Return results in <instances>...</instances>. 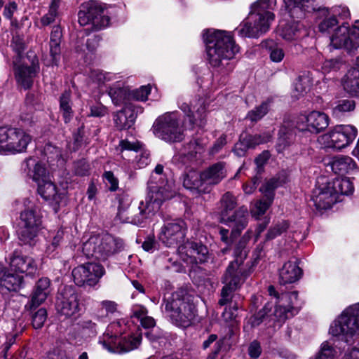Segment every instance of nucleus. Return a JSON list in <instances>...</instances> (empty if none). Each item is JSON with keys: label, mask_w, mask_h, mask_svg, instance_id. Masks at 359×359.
I'll list each match as a JSON object with an SVG mask.
<instances>
[{"label": "nucleus", "mask_w": 359, "mask_h": 359, "mask_svg": "<svg viewBox=\"0 0 359 359\" xmlns=\"http://www.w3.org/2000/svg\"><path fill=\"white\" fill-rule=\"evenodd\" d=\"M322 0H283L285 11L291 18L299 17L298 13L316 12L319 20L318 29L322 33L330 34V46L334 48H345L352 50L359 47V41L355 40L351 32V27L347 22L339 25L336 18L346 20L351 15L346 6H334L329 8L321 7Z\"/></svg>", "instance_id": "nucleus-1"}, {"label": "nucleus", "mask_w": 359, "mask_h": 359, "mask_svg": "<svg viewBox=\"0 0 359 359\" xmlns=\"http://www.w3.org/2000/svg\"><path fill=\"white\" fill-rule=\"evenodd\" d=\"M21 170L37 184L39 194L57 212L60 205L65 202V192L57 189L44 165L36 158L29 157L22 163Z\"/></svg>", "instance_id": "nucleus-2"}, {"label": "nucleus", "mask_w": 359, "mask_h": 359, "mask_svg": "<svg viewBox=\"0 0 359 359\" xmlns=\"http://www.w3.org/2000/svg\"><path fill=\"white\" fill-rule=\"evenodd\" d=\"M208 59L212 67L224 65L239 51V47L230 33L222 30L207 29L203 33Z\"/></svg>", "instance_id": "nucleus-3"}, {"label": "nucleus", "mask_w": 359, "mask_h": 359, "mask_svg": "<svg viewBox=\"0 0 359 359\" xmlns=\"http://www.w3.org/2000/svg\"><path fill=\"white\" fill-rule=\"evenodd\" d=\"M276 6V0H257L252 6L246 20L236 28L241 37L257 38L266 33L275 15L270 11Z\"/></svg>", "instance_id": "nucleus-4"}, {"label": "nucleus", "mask_w": 359, "mask_h": 359, "mask_svg": "<svg viewBox=\"0 0 359 359\" xmlns=\"http://www.w3.org/2000/svg\"><path fill=\"white\" fill-rule=\"evenodd\" d=\"M248 250L244 245L235 250V260L230 263L223 277V287L219 304H226L232 298V293L240 287L250 273V264L244 262Z\"/></svg>", "instance_id": "nucleus-5"}, {"label": "nucleus", "mask_w": 359, "mask_h": 359, "mask_svg": "<svg viewBox=\"0 0 359 359\" xmlns=\"http://www.w3.org/2000/svg\"><path fill=\"white\" fill-rule=\"evenodd\" d=\"M248 250L244 245L235 250V260L230 263L223 277V287L219 304H226L232 298V293L240 287L250 273V264L244 262Z\"/></svg>", "instance_id": "nucleus-6"}, {"label": "nucleus", "mask_w": 359, "mask_h": 359, "mask_svg": "<svg viewBox=\"0 0 359 359\" xmlns=\"http://www.w3.org/2000/svg\"><path fill=\"white\" fill-rule=\"evenodd\" d=\"M126 328L124 322L111 323L100 339V343L110 353H122L137 348L140 344L141 336L140 334L122 336L126 332Z\"/></svg>", "instance_id": "nucleus-7"}, {"label": "nucleus", "mask_w": 359, "mask_h": 359, "mask_svg": "<svg viewBox=\"0 0 359 359\" xmlns=\"http://www.w3.org/2000/svg\"><path fill=\"white\" fill-rule=\"evenodd\" d=\"M175 196L171 185L167 184L163 187L151 183L145 202L140 203L139 213L135 215L130 222L135 225L142 226L147 219L157 212L163 203Z\"/></svg>", "instance_id": "nucleus-8"}, {"label": "nucleus", "mask_w": 359, "mask_h": 359, "mask_svg": "<svg viewBox=\"0 0 359 359\" xmlns=\"http://www.w3.org/2000/svg\"><path fill=\"white\" fill-rule=\"evenodd\" d=\"M329 333L339 340L353 342L359 336V303L346 309L332 323Z\"/></svg>", "instance_id": "nucleus-9"}, {"label": "nucleus", "mask_w": 359, "mask_h": 359, "mask_svg": "<svg viewBox=\"0 0 359 359\" xmlns=\"http://www.w3.org/2000/svg\"><path fill=\"white\" fill-rule=\"evenodd\" d=\"M268 292L273 300V302H271L273 306L275 305L273 316L280 324L297 314L302 306V302L296 291L280 293L273 285H270Z\"/></svg>", "instance_id": "nucleus-10"}, {"label": "nucleus", "mask_w": 359, "mask_h": 359, "mask_svg": "<svg viewBox=\"0 0 359 359\" xmlns=\"http://www.w3.org/2000/svg\"><path fill=\"white\" fill-rule=\"evenodd\" d=\"M123 243L109 234L91 236L83 244L82 251L87 257L105 260L109 257L121 250Z\"/></svg>", "instance_id": "nucleus-11"}, {"label": "nucleus", "mask_w": 359, "mask_h": 359, "mask_svg": "<svg viewBox=\"0 0 359 359\" xmlns=\"http://www.w3.org/2000/svg\"><path fill=\"white\" fill-rule=\"evenodd\" d=\"M154 134L167 142L182 141L184 129L182 119L178 112H168L158 116L153 125Z\"/></svg>", "instance_id": "nucleus-12"}, {"label": "nucleus", "mask_w": 359, "mask_h": 359, "mask_svg": "<svg viewBox=\"0 0 359 359\" xmlns=\"http://www.w3.org/2000/svg\"><path fill=\"white\" fill-rule=\"evenodd\" d=\"M111 6L97 1H88L82 4L78 13L79 23L81 26L91 25L95 29H101L109 26Z\"/></svg>", "instance_id": "nucleus-13"}, {"label": "nucleus", "mask_w": 359, "mask_h": 359, "mask_svg": "<svg viewBox=\"0 0 359 359\" xmlns=\"http://www.w3.org/2000/svg\"><path fill=\"white\" fill-rule=\"evenodd\" d=\"M32 141V136L22 128L0 127V152L25 153Z\"/></svg>", "instance_id": "nucleus-14"}, {"label": "nucleus", "mask_w": 359, "mask_h": 359, "mask_svg": "<svg viewBox=\"0 0 359 359\" xmlns=\"http://www.w3.org/2000/svg\"><path fill=\"white\" fill-rule=\"evenodd\" d=\"M357 134L356 128L352 125H337L320 135L318 142L323 148L341 150L349 146Z\"/></svg>", "instance_id": "nucleus-15"}, {"label": "nucleus", "mask_w": 359, "mask_h": 359, "mask_svg": "<svg viewBox=\"0 0 359 359\" xmlns=\"http://www.w3.org/2000/svg\"><path fill=\"white\" fill-rule=\"evenodd\" d=\"M25 205L26 208L20 214L19 239L23 244L33 245L41 224V215L38 207L32 201L27 200Z\"/></svg>", "instance_id": "nucleus-16"}, {"label": "nucleus", "mask_w": 359, "mask_h": 359, "mask_svg": "<svg viewBox=\"0 0 359 359\" xmlns=\"http://www.w3.org/2000/svg\"><path fill=\"white\" fill-rule=\"evenodd\" d=\"M168 316L178 326L187 327L195 316V306L176 292L165 304Z\"/></svg>", "instance_id": "nucleus-17"}, {"label": "nucleus", "mask_w": 359, "mask_h": 359, "mask_svg": "<svg viewBox=\"0 0 359 359\" xmlns=\"http://www.w3.org/2000/svg\"><path fill=\"white\" fill-rule=\"evenodd\" d=\"M105 273L103 266L95 262H88L75 267L72 276L78 286H95Z\"/></svg>", "instance_id": "nucleus-18"}, {"label": "nucleus", "mask_w": 359, "mask_h": 359, "mask_svg": "<svg viewBox=\"0 0 359 359\" xmlns=\"http://www.w3.org/2000/svg\"><path fill=\"white\" fill-rule=\"evenodd\" d=\"M162 217L164 224L161 229L158 238L167 247H175L185 236V224L178 219H170L163 215Z\"/></svg>", "instance_id": "nucleus-19"}, {"label": "nucleus", "mask_w": 359, "mask_h": 359, "mask_svg": "<svg viewBox=\"0 0 359 359\" xmlns=\"http://www.w3.org/2000/svg\"><path fill=\"white\" fill-rule=\"evenodd\" d=\"M329 116L320 111H311L301 114L297 118V127L303 131L318 134L329 126Z\"/></svg>", "instance_id": "nucleus-20"}, {"label": "nucleus", "mask_w": 359, "mask_h": 359, "mask_svg": "<svg viewBox=\"0 0 359 359\" xmlns=\"http://www.w3.org/2000/svg\"><path fill=\"white\" fill-rule=\"evenodd\" d=\"M56 310L60 316L70 318L77 314L80 310L79 294L71 286H65L58 294L56 301Z\"/></svg>", "instance_id": "nucleus-21"}, {"label": "nucleus", "mask_w": 359, "mask_h": 359, "mask_svg": "<svg viewBox=\"0 0 359 359\" xmlns=\"http://www.w3.org/2000/svg\"><path fill=\"white\" fill-rule=\"evenodd\" d=\"M180 258L187 264H198L207 262L208 251L200 243L187 241L177 249Z\"/></svg>", "instance_id": "nucleus-22"}, {"label": "nucleus", "mask_w": 359, "mask_h": 359, "mask_svg": "<svg viewBox=\"0 0 359 359\" xmlns=\"http://www.w3.org/2000/svg\"><path fill=\"white\" fill-rule=\"evenodd\" d=\"M39 71L38 60L34 57L32 62L24 60L22 63L15 64L14 74L18 83L25 89L32 87L34 79Z\"/></svg>", "instance_id": "nucleus-23"}, {"label": "nucleus", "mask_w": 359, "mask_h": 359, "mask_svg": "<svg viewBox=\"0 0 359 359\" xmlns=\"http://www.w3.org/2000/svg\"><path fill=\"white\" fill-rule=\"evenodd\" d=\"M311 198L318 210L330 209L337 202H339L337 194L330 187L329 182L316 187L313 191Z\"/></svg>", "instance_id": "nucleus-24"}, {"label": "nucleus", "mask_w": 359, "mask_h": 359, "mask_svg": "<svg viewBox=\"0 0 359 359\" xmlns=\"http://www.w3.org/2000/svg\"><path fill=\"white\" fill-rule=\"evenodd\" d=\"M220 222L232 229L231 233L236 236L239 234L248 225V210L243 205L235 210L232 214L224 215L219 219Z\"/></svg>", "instance_id": "nucleus-25"}, {"label": "nucleus", "mask_w": 359, "mask_h": 359, "mask_svg": "<svg viewBox=\"0 0 359 359\" xmlns=\"http://www.w3.org/2000/svg\"><path fill=\"white\" fill-rule=\"evenodd\" d=\"M10 269L15 273L33 276L38 271L36 260L29 256L15 252L11 258Z\"/></svg>", "instance_id": "nucleus-26"}, {"label": "nucleus", "mask_w": 359, "mask_h": 359, "mask_svg": "<svg viewBox=\"0 0 359 359\" xmlns=\"http://www.w3.org/2000/svg\"><path fill=\"white\" fill-rule=\"evenodd\" d=\"M181 110L188 116L193 126L203 127L206 123V108L202 100H198L194 105L189 106L183 103L180 107Z\"/></svg>", "instance_id": "nucleus-27"}, {"label": "nucleus", "mask_w": 359, "mask_h": 359, "mask_svg": "<svg viewBox=\"0 0 359 359\" xmlns=\"http://www.w3.org/2000/svg\"><path fill=\"white\" fill-rule=\"evenodd\" d=\"M302 275L303 271L297 260H290L285 262L279 269V282L281 285L292 284L298 281Z\"/></svg>", "instance_id": "nucleus-28"}, {"label": "nucleus", "mask_w": 359, "mask_h": 359, "mask_svg": "<svg viewBox=\"0 0 359 359\" xmlns=\"http://www.w3.org/2000/svg\"><path fill=\"white\" fill-rule=\"evenodd\" d=\"M183 186L193 194L199 195L208 192V185L203 179L202 172L199 173L195 170L189 171L184 175Z\"/></svg>", "instance_id": "nucleus-29"}, {"label": "nucleus", "mask_w": 359, "mask_h": 359, "mask_svg": "<svg viewBox=\"0 0 359 359\" xmlns=\"http://www.w3.org/2000/svg\"><path fill=\"white\" fill-rule=\"evenodd\" d=\"M202 174L205 184L208 185V191L209 192L212 185L217 184L226 177L225 163L223 162L216 163L203 170Z\"/></svg>", "instance_id": "nucleus-30"}, {"label": "nucleus", "mask_w": 359, "mask_h": 359, "mask_svg": "<svg viewBox=\"0 0 359 359\" xmlns=\"http://www.w3.org/2000/svg\"><path fill=\"white\" fill-rule=\"evenodd\" d=\"M6 271L0 268V294H4L7 291H16L19 290L23 283V276L20 273Z\"/></svg>", "instance_id": "nucleus-31"}, {"label": "nucleus", "mask_w": 359, "mask_h": 359, "mask_svg": "<svg viewBox=\"0 0 359 359\" xmlns=\"http://www.w3.org/2000/svg\"><path fill=\"white\" fill-rule=\"evenodd\" d=\"M328 166L333 172L341 175L351 174L357 168V165L352 158L342 155L333 157L328 163Z\"/></svg>", "instance_id": "nucleus-32"}, {"label": "nucleus", "mask_w": 359, "mask_h": 359, "mask_svg": "<svg viewBox=\"0 0 359 359\" xmlns=\"http://www.w3.org/2000/svg\"><path fill=\"white\" fill-rule=\"evenodd\" d=\"M108 94L115 105L126 104L131 100V91L121 81L116 82L109 88Z\"/></svg>", "instance_id": "nucleus-33"}, {"label": "nucleus", "mask_w": 359, "mask_h": 359, "mask_svg": "<svg viewBox=\"0 0 359 359\" xmlns=\"http://www.w3.org/2000/svg\"><path fill=\"white\" fill-rule=\"evenodd\" d=\"M342 83L344 90L348 93L359 95V57L356 59L355 67L348 72Z\"/></svg>", "instance_id": "nucleus-34"}, {"label": "nucleus", "mask_w": 359, "mask_h": 359, "mask_svg": "<svg viewBox=\"0 0 359 359\" xmlns=\"http://www.w3.org/2000/svg\"><path fill=\"white\" fill-rule=\"evenodd\" d=\"M273 304L271 302H267L262 309L258 313L251 316L246 322L244 329H248V327L253 328L259 326L262 323L269 320L277 322L273 316V313H271Z\"/></svg>", "instance_id": "nucleus-35"}, {"label": "nucleus", "mask_w": 359, "mask_h": 359, "mask_svg": "<svg viewBox=\"0 0 359 359\" xmlns=\"http://www.w3.org/2000/svg\"><path fill=\"white\" fill-rule=\"evenodd\" d=\"M135 118V111L129 105L125 106L114 117L116 126L121 130L130 128L133 125Z\"/></svg>", "instance_id": "nucleus-36"}, {"label": "nucleus", "mask_w": 359, "mask_h": 359, "mask_svg": "<svg viewBox=\"0 0 359 359\" xmlns=\"http://www.w3.org/2000/svg\"><path fill=\"white\" fill-rule=\"evenodd\" d=\"M287 182L286 177L284 174L278 175L274 177L266 180L259 189V191L263 194L264 196L273 201L274 191L278 187L285 184Z\"/></svg>", "instance_id": "nucleus-37"}, {"label": "nucleus", "mask_w": 359, "mask_h": 359, "mask_svg": "<svg viewBox=\"0 0 359 359\" xmlns=\"http://www.w3.org/2000/svg\"><path fill=\"white\" fill-rule=\"evenodd\" d=\"M328 182L330 187L337 194L339 201H342L341 196H349L354 191L353 184L348 177H338Z\"/></svg>", "instance_id": "nucleus-38"}, {"label": "nucleus", "mask_w": 359, "mask_h": 359, "mask_svg": "<svg viewBox=\"0 0 359 359\" xmlns=\"http://www.w3.org/2000/svg\"><path fill=\"white\" fill-rule=\"evenodd\" d=\"M62 31L59 26L53 27L50 39V55L52 57L53 64L57 65L60 57V41Z\"/></svg>", "instance_id": "nucleus-39"}, {"label": "nucleus", "mask_w": 359, "mask_h": 359, "mask_svg": "<svg viewBox=\"0 0 359 359\" xmlns=\"http://www.w3.org/2000/svg\"><path fill=\"white\" fill-rule=\"evenodd\" d=\"M50 286V280L47 278H40L36 284L35 290L32 297V304L38 306L46 299Z\"/></svg>", "instance_id": "nucleus-40"}, {"label": "nucleus", "mask_w": 359, "mask_h": 359, "mask_svg": "<svg viewBox=\"0 0 359 359\" xmlns=\"http://www.w3.org/2000/svg\"><path fill=\"white\" fill-rule=\"evenodd\" d=\"M294 133L292 129L283 126L280 128L278 138L276 144L278 152L281 153L286 150L294 142Z\"/></svg>", "instance_id": "nucleus-41"}, {"label": "nucleus", "mask_w": 359, "mask_h": 359, "mask_svg": "<svg viewBox=\"0 0 359 359\" xmlns=\"http://www.w3.org/2000/svg\"><path fill=\"white\" fill-rule=\"evenodd\" d=\"M311 84V80L308 75L299 76L294 83V88L292 92V97L298 99L304 95L309 90Z\"/></svg>", "instance_id": "nucleus-42"}, {"label": "nucleus", "mask_w": 359, "mask_h": 359, "mask_svg": "<svg viewBox=\"0 0 359 359\" xmlns=\"http://www.w3.org/2000/svg\"><path fill=\"white\" fill-rule=\"evenodd\" d=\"M72 102L70 91H65L60 97V110L62 114L65 122L70 121L73 116Z\"/></svg>", "instance_id": "nucleus-43"}, {"label": "nucleus", "mask_w": 359, "mask_h": 359, "mask_svg": "<svg viewBox=\"0 0 359 359\" xmlns=\"http://www.w3.org/2000/svg\"><path fill=\"white\" fill-rule=\"evenodd\" d=\"M237 205L236 198L231 193L224 194L220 200L219 219L224 215H229Z\"/></svg>", "instance_id": "nucleus-44"}, {"label": "nucleus", "mask_w": 359, "mask_h": 359, "mask_svg": "<svg viewBox=\"0 0 359 359\" xmlns=\"http://www.w3.org/2000/svg\"><path fill=\"white\" fill-rule=\"evenodd\" d=\"M88 77L92 83H95L98 87H100L106 83L112 81L114 79V75L100 69H91Z\"/></svg>", "instance_id": "nucleus-45"}, {"label": "nucleus", "mask_w": 359, "mask_h": 359, "mask_svg": "<svg viewBox=\"0 0 359 359\" xmlns=\"http://www.w3.org/2000/svg\"><path fill=\"white\" fill-rule=\"evenodd\" d=\"M355 109V102L350 100H341L335 103L332 108V116L340 118L346 112L353 111Z\"/></svg>", "instance_id": "nucleus-46"}, {"label": "nucleus", "mask_w": 359, "mask_h": 359, "mask_svg": "<svg viewBox=\"0 0 359 359\" xmlns=\"http://www.w3.org/2000/svg\"><path fill=\"white\" fill-rule=\"evenodd\" d=\"M62 0H52L49 6L48 12L41 18V23L43 26H48L55 20L57 17L58 8Z\"/></svg>", "instance_id": "nucleus-47"}, {"label": "nucleus", "mask_w": 359, "mask_h": 359, "mask_svg": "<svg viewBox=\"0 0 359 359\" xmlns=\"http://www.w3.org/2000/svg\"><path fill=\"white\" fill-rule=\"evenodd\" d=\"M290 224L287 221L281 220L273 224L268 230L266 235L267 241L273 240L276 237L282 235L288 229Z\"/></svg>", "instance_id": "nucleus-48"}, {"label": "nucleus", "mask_w": 359, "mask_h": 359, "mask_svg": "<svg viewBox=\"0 0 359 359\" xmlns=\"http://www.w3.org/2000/svg\"><path fill=\"white\" fill-rule=\"evenodd\" d=\"M278 32L283 39L292 41L299 36V29L294 25H285L280 22L278 25Z\"/></svg>", "instance_id": "nucleus-49"}, {"label": "nucleus", "mask_w": 359, "mask_h": 359, "mask_svg": "<svg viewBox=\"0 0 359 359\" xmlns=\"http://www.w3.org/2000/svg\"><path fill=\"white\" fill-rule=\"evenodd\" d=\"M270 107V100L263 102L259 106L250 111L246 116L251 121L256 122L264 117L268 112Z\"/></svg>", "instance_id": "nucleus-50"}, {"label": "nucleus", "mask_w": 359, "mask_h": 359, "mask_svg": "<svg viewBox=\"0 0 359 359\" xmlns=\"http://www.w3.org/2000/svg\"><path fill=\"white\" fill-rule=\"evenodd\" d=\"M243 138L250 148L255 147L257 145L260 144H264L269 142L271 138V135L270 133H264L262 135H243Z\"/></svg>", "instance_id": "nucleus-51"}, {"label": "nucleus", "mask_w": 359, "mask_h": 359, "mask_svg": "<svg viewBox=\"0 0 359 359\" xmlns=\"http://www.w3.org/2000/svg\"><path fill=\"white\" fill-rule=\"evenodd\" d=\"M266 48L269 49L270 59L274 62H280L285 56V53L280 46L274 43L273 41H266L264 42Z\"/></svg>", "instance_id": "nucleus-52"}, {"label": "nucleus", "mask_w": 359, "mask_h": 359, "mask_svg": "<svg viewBox=\"0 0 359 359\" xmlns=\"http://www.w3.org/2000/svg\"><path fill=\"white\" fill-rule=\"evenodd\" d=\"M336 354L337 351L333 346L328 341H324L313 359H334Z\"/></svg>", "instance_id": "nucleus-53"}, {"label": "nucleus", "mask_w": 359, "mask_h": 359, "mask_svg": "<svg viewBox=\"0 0 359 359\" xmlns=\"http://www.w3.org/2000/svg\"><path fill=\"white\" fill-rule=\"evenodd\" d=\"M273 201H270L267 198L266 200H259L257 201L255 205L251 208L250 212L252 216L254 217L256 219H258L259 217L263 215L270 205L272 204Z\"/></svg>", "instance_id": "nucleus-54"}, {"label": "nucleus", "mask_w": 359, "mask_h": 359, "mask_svg": "<svg viewBox=\"0 0 359 359\" xmlns=\"http://www.w3.org/2000/svg\"><path fill=\"white\" fill-rule=\"evenodd\" d=\"M163 171V167L161 165H157L154 169V173L158 175L154 176L153 174L151 175V179L149 182V185H150L151 183H154V184H157L158 186H162L163 187L165 186L167 184H169L171 185L172 190L175 194V190L173 189V184L171 182L168 181H164L162 180V177L161 176ZM148 189L149 190V186H148Z\"/></svg>", "instance_id": "nucleus-55"}, {"label": "nucleus", "mask_w": 359, "mask_h": 359, "mask_svg": "<svg viewBox=\"0 0 359 359\" xmlns=\"http://www.w3.org/2000/svg\"><path fill=\"white\" fill-rule=\"evenodd\" d=\"M343 62L339 59L326 60L323 63L322 71L324 74L336 72L343 66Z\"/></svg>", "instance_id": "nucleus-56"}, {"label": "nucleus", "mask_w": 359, "mask_h": 359, "mask_svg": "<svg viewBox=\"0 0 359 359\" xmlns=\"http://www.w3.org/2000/svg\"><path fill=\"white\" fill-rule=\"evenodd\" d=\"M151 92V86H142L140 88L131 91V99L137 101H145Z\"/></svg>", "instance_id": "nucleus-57"}, {"label": "nucleus", "mask_w": 359, "mask_h": 359, "mask_svg": "<svg viewBox=\"0 0 359 359\" xmlns=\"http://www.w3.org/2000/svg\"><path fill=\"white\" fill-rule=\"evenodd\" d=\"M103 180L111 191H115L118 189V180L111 171H105L103 174Z\"/></svg>", "instance_id": "nucleus-58"}, {"label": "nucleus", "mask_w": 359, "mask_h": 359, "mask_svg": "<svg viewBox=\"0 0 359 359\" xmlns=\"http://www.w3.org/2000/svg\"><path fill=\"white\" fill-rule=\"evenodd\" d=\"M47 318V312L44 309H39L33 316L32 325L35 329H39L43 325Z\"/></svg>", "instance_id": "nucleus-59"}, {"label": "nucleus", "mask_w": 359, "mask_h": 359, "mask_svg": "<svg viewBox=\"0 0 359 359\" xmlns=\"http://www.w3.org/2000/svg\"><path fill=\"white\" fill-rule=\"evenodd\" d=\"M149 162V154L147 151H140L136 154L134 160V163L137 168H144Z\"/></svg>", "instance_id": "nucleus-60"}, {"label": "nucleus", "mask_w": 359, "mask_h": 359, "mask_svg": "<svg viewBox=\"0 0 359 359\" xmlns=\"http://www.w3.org/2000/svg\"><path fill=\"white\" fill-rule=\"evenodd\" d=\"M45 155L47 156L48 161L50 163L55 160H58V158L61 156L60 151L58 148L55 147L50 144H48L45 147L44 149Z\"/></svg>", "instance_id": "nucleus-61"}, {"label": "nucleus", "mask_w": 359, "mask_h": 359, "mask_svg": "<svg viewBox=\"0 0 359 359\" xmlns=\"http://www.w3.org/2000/svg\"><path fill=\"white\" fill-rule=\"evenodd\" d=\"M262 352L260 343L257 341H252L248 346V353L252 359L258 358Z\"/></svg>", "instance_id": "nucleus-62"}, {"label": "nucleus", "mask_w": 359, "mask_h": 359, "mask_svg": "<svg viewBox=\"0 0 359 359\" xmlns=\"http://www.w3.org/2000/svg\"><path fill=\"white\" fill-rule=\"evenodd\" d=\"M64 236V231L62 229H58L56 231L49 232L46 241L53 243V245H57L60 246L61 241H62Z\"/></svg>", "instance_id": "nucleus-63"}, {"label": "nucleus", "mask_w": 359, "mask_h": 359, "mask_svg": "<svg viewBox=\"0 0 359 359\" xmlns=\"http://www.w3.org/2000/svg\"><path fill=\"white\" fill-rule=\"evenodd\" d=\"M238 306L236 304L233 306H230L229 308H226L224 312L222 313L223 318L227 321H233L237 317V310Z\"/></svg>", "instance_id": "nucleus-64"}]
</instances>
